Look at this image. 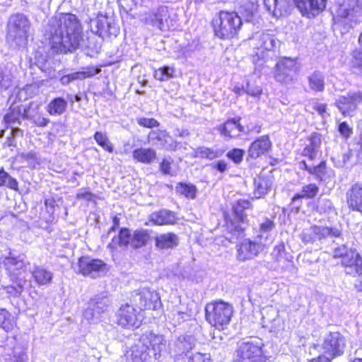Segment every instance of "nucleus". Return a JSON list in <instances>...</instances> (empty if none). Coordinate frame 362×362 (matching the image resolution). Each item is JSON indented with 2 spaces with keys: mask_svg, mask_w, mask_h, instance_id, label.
Segmentation results:
<instances>
[{
  "mask_svg": "<svg viewBox=\"0 0 362 362\" xmlns=\"http://www.w3.org/2000/svg\"><path fill=\"white\" fill-rule=\"evenodd\" d=\"M45 35L56 52H72L79 47L82 40V27L75 15L59 13L49 20Z\"/></svg>",
  "mask_w": 362,
  "mask_h": 362,
  "instance_id": "1",
  "label": "nucleus"
},
{
  "mask_svg": "<svg viewBox=\"0 0 362 362\" xmlns=\"http://www.w3.org/2000/svg\"><path fill=\"white\" fill-rule=\"evenodd\" d=\"M291 0H264L267 10L274 16L282 15ZM303 16L313 18L319 15L326 6L327 0H293Z\"/></svg>",
  "mask_w": 362,
  "mask_h": 362,
  "instance_id": "2",
  "label": "nucleus"
},
{
  "mask_svg": "<svg viewBox=\"0 0 362 362\" xmlns=\"http://www.w3.org/2000/svg\"><path fill=\"white\" fill-rule=\"evenodd\" d=\"M291 0H264L267 10L274 16L282 15ZM303 16L313 18L319 15L326 6L327 0H293Z\"/></svg>",
  "mask_w": 362,
  "mask_h": 362,
  "instance_id": "3",
  "label": "nucleus"
},
{
  "mask_svg": "<svg viewBox=\"0 0 362 362\" xmlns=\"http://www.w3.org/2000/svg\"><path fill=\"white\" fill-rule=\"evenodd\" d=\"M251 206V203L246 199H240L233 206L232 217L227 221L226 238L230 243L245 235V230L248 226V219L245 212Z\"/></svg>",
  "mask_w": 362,
  "mask_h": 362,
  "instance_id": "4",
  "label": "nucleus"
},
{
  "mask_svg": "<svg viewBox=\"0 0 362 362\" xmlns=\"http://www.w3.org/2000/svg\"><path fill=\"white\" fill-rule=\"evenodd\" d=\"M214 23L215 35L221 39L233 38L243 25L242 18L235 11H220Z\"/></svg>",
  "mask_w": 362,
  "mask_h": 362,
  "instance_id": "5",
  "label": "nucleus"
},
{
  "mask_svg": "<svg viewBox=\"0 0 362 362\" xmlns=\"http://www.w3.org/2000/svg\"><path fill=\"white\" fill-rule=\"evenodd\" d=\"M206 319L218 330L224 329L230 322L233 313L232 305L223 300L208 303L205 307Z\"/></svg>",
  "mask_w": 362,
  "mask_h": 362,
  "instance_id": "6",
  "label": "nucleus"
},
{
  "mask_svg": "<svg viewBox=\"0 0 362 362\" xmlns=\"http://www.w3.org/2000/svg\"><path fill=\"white\" fill-rule=\"evenodd\" d=\"M30 26V21L25 15L16 13L11 16L7 24V41L18 47H25L28 42Z\"/></svg>",
  "mask_w": 362,
  "mask_h": 362,
  "instance_id": "7",
  "label": "nucleus"
},
{
  "mask_svg": "<svg viewBox=\"0 0 362 362\" xmlns=\"http://www.w3.org/2000/svg\"><path fill=\"white\" fill-rule=\"evenodd\" d=\"M264 344L259 339L251 338L238 344L237 360L238 362H267L264 354Z\"/></svg>",
  "mask_w": 362,
  "mask_h": 362,
  "instance_id": "8",
  "label": "nucleus"
},
{
  "mask_svg": "<svg viewBox=\"0 0 362 362\" xmlns=\"http://www.w3.org/2000/svg\"><path fill=\"white\" fill-rule=\"evenodd\" d=\"M341 231L336 227L313 226L304 229L300 235V239L305 244L316 241L323 243L328 239L339 238Z\"/></svg>",
  "mask_w": 362,
  "mask_h": 362,
  "instance_id": "9",
  "label": "nucleus"
},
{
  "mask_svg": "<svg viewBox=\"0 0 362 362\" xmlns=\"http://www.w3.org/2000/svg\"><path fill=\"white\" fill-rule=\"evenodd\" d=\"M361 16V8L355 1L344 2L337 11V22L345 30L353 28Z\"/></svg>",
  "mask_w": 362,
  "mask_h": 362,
  "instance_id": "10",
  "label": "nucleus"
},
{
  "mask_svg": "<svg viewBox=\"0 0 362 362\" xmlns=\"http://www.w3.org/2000/svg\"><path fill=\"white\" fill-rule=\"evenodd\" d=\"M346 347L344 337L339 332H330L324 337L322 345L324 356L332 360L344 354Z\"/></svg>",
  "mask_w": 362,
  "mask_h": 362,
  "instance_id": "11",
  "label": "nucleus"
},
{
  "mask_svg": "<svg viewBox=\"0 0 362 362\" xmlns=\"http://www.w3.org/2000/svg\"><path fill=\"white\" fill-rule=\"evenodd\" d=\"M107 264L98 259L82 257L77 263L76 272L92 279L103 276L107 274Z\"/></svg>",
  "mask_w": 362,
  "mask_h": 362,
  "instance_id": "12",
  "label": "nucleus"
},
{
  "mask_svg": "<svg viewBox=\"0 0 362 362\" xmlns=\"http://www.w3.org/2000/svg\"><path fill=\"white\" fill-rule=\"evenodd\" d=\"M298 70L296 59L283 57L276 64L274 78L277 82L288 84L293 81Z\"/></svg>",
  "mask_w": 362,
  "mask_h": 362,
  "instance_id": "13",
  "label": "nucleus"
},
{
  "mask_svg": "<svg viewBox=\"0 0 362 362\" xmlns=\"http://www.w3.org/2000/svg\"><path fill=\"white\" fill-rule=\"evenodd\" d=\"M90 28L92 33L102 38L111 36L117 37L119 33V28L114 23L113 19L103 15L90 20Z\"/></svg>",
  "mask_w": 362,
  "mask_h": 362,
  "instance_id": "14",
  "label": "nucleus"
},
{
  "mask_svg": "<svg viewBox=\"0 0 362 362\" xmlns=\"http://www.w3.org/2000/svg\"><path fill=\"white\" fill-rule=\"evenodd\" d=\"M111 305L109 297L105 293L97 294L90 299L84 311V317L88 320L98 319Z\"/></svg>",
  "mask_w": 362,
  "mask_h": 362,
  "instance_id": "15",
  "label": "nucleus"
},
{
  "mask_svg": "<svg viewBox=\"0 0 362 362\" xmlns=\"http://www.w3.org/2000/svg\"><path fill=\"white\" fill-rule=\"evenodd\" d=\"M362 103V92L350 91L345 95L339 96L335 105L344 116H353L358 105Z\"/></svg>",
  "mask_w": 362,
  "mask_h": 362,
  "instance_id": "16",
  "label": "nucleus"
},
{
  "mask_svg": "<svg viewBox=\"0 0 362 362\" xmlns=\"http://www.w3.org/2000/svg\"><path fill=\"white\" fill-rule=\"evenodd\" d=\"M117 316L118 324L123 327H139L143 320L141 311H137L132 305L127 303L121 305Z\"/></svg>",
  "mask_w": 362,
  "mask_h": 362,
  "instance_id": "17",
  "label": "nucleus"
},
{
  "mask_svg": "<svg viewBox=\"0 0 362 362\" xmlns=\"http://www.w3.org/2000/svg\"><path fill=\"white\" fill-rule=\"evenodd\" d=\"M142 341L150 348V354L155 357L157 362L161 355L166 351L167 341L164 336L154 334L152 332H146L141 336Z\"/></svg>",
  "mask_w": 362,
  "mask_h": 362,
  "instance_id": "18",
  "label": "nucleus"
},
{
  "mask_svg": "<svg viewBox=\"0 0 362 362\" xmlns=\"http://www.w3.org/2000/svg\"><path fill=\"white\" fill-rule=\"evenodd\" d=\"M264 246L263 243L256 240V238L253 241L245 239L237 245L236 257L241 262L252 259L263 250Z\"/></svg>",
  "mask_w": 362,
  "mask_h": 362,
  "instance_id": "19",
  "label": "nucleus"
},
{
  "mask_svg": "<svg viewBox=\"0 0 362 362\" xmlns=\"http://www.w3.org/2000/svg\"><path fill=\"white\" fill-rule=\"evenodd\" d=\"M127 362H156L150 354V347L140 337L127 353Z\"/></svg>",
  "mask_w": 362,
  "mask_h": 362,
  "instance_id": "20",
  "label": "nucleus"
},
{
  "mask_svg": "<svg viewBox=\"0 0 362 362\" xmlns=\"http://www.w3.org/2000/svg\"><path fill=\"white\" fill-rule=\"evenodd\" d=\"M147 21L160 30H166L174 26L173 20L170 18L168 8L166 6H159L153 11Z\"/></svg>",
  "mask_w": 362,
  "mask_h": 362,
  "instance_id": "21",
  "label": "nucleus"
},
{
  "mask_svg": "<svg viewBox=\"0 0 362 362\" xmlns=\"http://www.w3.org/2000/svg\"><path fill=\"white\" fill-rule=\"evenodd\" d=\"M158 300V293L148 288H142L134 296V301L139 311L146 309H156Z\"/></svg>",
  "mask_w": 362,
  "mask_h": 362,
  "instance_id": "22",
  "label": "nucleus"
},
{
  "mask_svg": "<svg viewBox=\"0 0 362 362\" xmlns=\"http://www.w3.org/2000/svg\"><path fill=\"white\" fill-rule=\"evenodd\" d=\"M341 266L346 275L360 276L362 274V257L354 250L344 257Z\"/></svg>",
  "mask_w": 362,
  "mask_h": 362,
  "instance_id": "23",
  "label": "nucleus"
},
{
  "mask_svg": "<svg viewBox=\"0 0 362 362\" xmlns=\"http://www.w3.org/2000/svg\"><path fill=\"white\" fill-rule=\"evenodd\" d=\"M148 139L153 145L170 151H175L178 145L165 131H151Z\"/></svg>",
  "mask_w": 362,
  "mask_h": 362,
  "instance_id": "24",
  "label": "nucleus"
},
{
  "mask_svg": "<svg viewBox=\"0 0 362 362\" xmlns=\"http://www.w3.org/2000/svg\"><path fill=\"white\" fill-rule=\"evenodd\" d=\"M195 344L196 340L192 336L179 337L175 342V361L179 362L184 356L187 358Z\"/></svg>",
  "mask_w": 362,
  "mask_h": 362,
  "instance_id": "25",
  "label": "nucleus"
},
{
  "mask_svg": "<svg viewBox=\"0 0 362 362\" xmlns=\"http://www.w3.org/2000/svg\"><path fill=\"white\" fill-rule=\"evenodd\" d=\"M346 198L349 208L362 214V183L352 185L346 192Z\"/></svg>",
  "mask_w": 362,
  "mask_h": 362,
  "instance_id": "26",
  "label": "nucleus"
},
{
  "mask_svg": "<svg viewBox=\"0 0 362 362\" xmlns=\"http://www.w3.org/2000/svg\"><path fill=\"white\" fill-rule=\"evenodd\" d=\"M240 119H231L217 127L220 134L226 139L236 138L240 133L245 132V128L240 125Z\"/></svg>",
  "mask_w": 362,
  "mask_h": 362,
  "instance_id": "27",
  "label": "nucleus"
},
{
  "mask_svg": "<svg viewBox=\"0 0 362 362\" xmlns=\"http://www.w3.org/2000/svg\"><path fill=\"white\" fill-rule=\"evenodd\" d=\"M272 143L268 135H264L255 140L248 149V156L256 159L267 153L272 148Z\"/></svg>",
  "mask_w": 362,
  "mask_h": 362,
  "instance_id": "28",
  "label": "nucleus"
},
{
  "mask_svg": "<svg viewBox=\"0 0 362 362\" xmlns=\"http://www.w3.org/2000/svg\"><path fill=\"white\" fill-rule=\"evenodd\" d=\"M320 192V187L316 183H308L303 185L300 192L296 194L292 199L291 204L298 209L302 205V199H315Z\"/></svg>",
  "mask_w": 362,
  "mask_h": 362,
  "instance_id": "29",
  "label": "nucleus"
},
{
  "mask_svg": "<svg viewBox=\"0 0 362 362\" xmlns=\"http://www.w3.org/2000/svg\"><path fill=\"white\" fill-rule=\"evenodd\" d=\"M273 184L271 175L261 174L254 179V196L257 198L263 197L267 194Z\"/></svg>",
  "mask_w": 362,
  "mask_h": 362,
  "instance_id": "30",
  "label": "nucleus"
},
{
  "mask_svg": "<svg viewBox=\"0 0 362 362\" xmlns=\"http://www.w3.org/2000/svg\"><path fill=\"white\" fill-rule=\"evenodd\" d=\"M179 238L174 233H166L156 235L155 246L159 250H172L179 244Z\"/></svg>",
  "mask_w": 362,
  "mask_h": 362,
  "instance_id": "31",
  "label": "nucleus"
},
{
  "mask_svg": "<svg viewBox=\"0 0 362 362\" xmlns=\"http://www.w3.org/2000/svg\"><path fill=\"white\" fill-rule=\"evenodd\" d=\"M4 263L5 269L8 272L11 280L20 278L18 275L21 274V270L25 267V262L21 257H6Z\"/></svg>",
  "mask_w": 362,
  "mask_h": 362,
  "instance_id": "32",
  "label": "nucleus"
},
{
  "mask_svg": "<svg viewBox=\"0 0 362 362\" xmlns=\"http://www.w3.org/2000/svg\"><path fill=\"white\" fill-rule=\"evenodd\" d=\"M32 276L38 286H47L52 283L54 274L42 266L35 265L31 271Z\"/></svg>",
  "mask_w": 362,
  "mask_h": 362,
  "instance_id": "33",
  "label": "nucleus"
},
{
  "mask_svg": "<svg viewBox=\"0 0 362 362\" xmlns=\"http://www.w3.org/2000/svg\"><path fill=\"white\" fill-rule=\"evenodd\" d=\"M309 144L303 148L302 155L308 157L310 160L316 158L321 146V136L313 133L308 139Z\"/></svg>",
  "mask_w": 362,
  "mask_h": 362,
  "instance_id": "34",
  "label": "nucleus"
},
{
  "mask_svg": "<svg viewBox=\"0 0 362 362\" xmlns=\"http://www.w3.org/2000/svg\"><path fill=\"white\" fill-rule=\"evenodd\" d=\"M150 221L156 225H170L175 223L176 217L175 214L169 210L162 209L153 212L150 216Z\"/></svg>",
  "mask_w": 362,
  "mask_h": 362,
  "instance_id": "35",
  "label": "nucleus"
},
{
  "mask_svg": "<svg viewBox=\"0 0 362 362\" xmlns=\"http://www.w3.org/2000/svg\"><path fill=\"white\" fill-rule=\"evenodd\" d=\"M68 101L62 97L54 98L46 107L47 112L51 116H60L66 112Z\"/></svg>",
  "mask_w": 362,
  "mask_h": 362,
  "instance_id": "36",
  "label": "nucleus"
},
{
  "mask_svg": "<svg viewBox=\"0 0 362 362\" xmlns=\"http://www.w3.org/2000/svg\"><path fill=\"white\" fill-rule=\"evenodd\" d=\"M274 228L275 223L272 220L264 218L259 224L256 240L265 245Z\"/></svg>",
  "mask_w": 362,
  "mask_h": 362,
  "instance_id": "37",
  "label": "nucleus"
},
{
  "mask_svg": "<svg viewBox=\"0 0 362 362\" xmlns=\"http://www.w3.org/2000/svg\"><path fill=\"white\" fill-rule=\"evenodd\" d=\"M132 157L137 162L151 164L156 158V152L151 148H139L133 151Z\"/></svg>",
  "mask_w": 362,
  "mask_h": 362,
  "instance_id": "38",
  "label": "nucleus"
},
{
  "mask_svg": "<svg viewBox=\"0 0 362 362\" xmlns=\"http://www.w3.org/2000/svg\"><path fill=\"white\" fill-rule=\"evenodd\" d=\"M257 4L253 1H244L240 7L239 13L242 18L246 22H252L253 18L257 11Z\"/></svg>",
  "mask_w": 362,
  "mask_h": 362,
  "instance_id": "39",
  "label": "nucleus"
},
{
  "mask_svg": "<svg viewBox=\"0 0 362 362\" xmlns=\"http://www.w3.org/2000/svg\"><path fill=\"white\" fill-rule=\"evenodd\" d=\"M132 235L129 229L122 228L120 229L117 236H114L111 243L107 245L109 248L115 249L117 246L124 247L131 245Z\"/></svg>",
  "mask_w": 362,
  "mask_h": 362,
  "instance_id": "40",
  "label": "nucleus"
},
{
  "mask_svg": "<svg viewBox=\"0 0 362 362\" xmlns=\"http://www.w3.org/2000/svg\"><path fill=\"white\" fill-rule=\"evenodd\" d=\"M309 88L314 92H322L325 90V76L320 71H315L308 77Z\"/></svg>",
  "mask_w": 362,
  "mask_h": 362,
  "instance_id": "41",
  "label": "nucleus"
},
{
  "mask_svg": "<svg viewBox=\"0 0 362 362\" xmlns=\"http://www.w3.org/2000/svg\"><path fill=\"white\" fill-rule=\"evenodd\" d=\"M305 110L310 113L317 112V114L323 119H326L329 114L327 112V105L324 103H320L316 100H310L305 105Z\"/></svg>",
  "mask_w": 362,
  "mask_h": 362,
  "instance_id": "42",
  "label": "nucleus"
},
{
  "mask_svg": "<svg viewBox=\"0 0 362 362\" xmlns=\"http://www.w3.org/2000/svg\"><path fill=\"white\" fill-rule=\"evenodd\" d=\"M150 238V235L147 230L140 229L134 232L131 246L134 248H139L146 245Z\"/></svg>",
  "mask_w": 362,
  "mask_h": 362,
  "instance_id": "43",
  "label": "nucleus"
},
{
  "mask_svg": "<svg viewBox=\"0 0 362 362\" xmlns=\"http://www.w3.org/2000/svg\"><path fill=\"white\" fill-rule=\"evenodd\" d=\"M11 281H13V284L4 286V289L11 296H18L24 290L26 281L23 278H16Z\"/></svg>",
  "mask_w": 362,
  "mask_h": 362,
  "instance_id": "44",
  "label": "nucleus"
},
{
  "mask_svg": "<svg viewBox=\"0 0 362 362\" xmlns=\"http://www.w3.org/2000/svg\"><path fill=\"white\" fill-rule=\"evenodd\" d=\"M101 69L100 68H95L93 66L87 67L84 71H77L69 74L71 82L77 80H83L87 78L94 76L99 74Z\"/></svg>",
  "mask_w": 362,
  "mask_h": 362,
  "instance_id": "45",
  "label": "nucleus"
},
{
  "mask_svg": "<svg viewBox=\"0 0 362 362\" xmlns=\"http://www.w3.org/2000/svg\"><path fill=\"white\" fill-rule=\"evenodd\" d=\"M308 173L314 176L319 182L325 181L327 174L326 162L322 160L318 165L311 166L310 168H308Z\"/></svg>",
  "mask_w": 362,
  "mask_h": 362,
  "instance_id": "46",
  "label": "nucleus"
},
{
  "mask_svg": "<svg viewBox=\"0 0 362 362\" xmlns=\"http://www.w3.org/2000/svg\"><path fill=\"white\" fill-rule=\"evenodd\" d=\"M196 156L201 158H207L209 160H213L214 158H218L221 156L222 152L218 150H214L210 148L200 146L195 149L194 151Z\"/></svg>",
  "mask_w": 362,
  "mask_h": 362,
  "instance_id": "47",
  "label": "nucleus"
},
{
  "mask_svg": "<svg viewBox=\"0 0 362 362\" xmlns=\"http://www.w3.org/2000/svg\"><path fill=\"white\" fill-rule=\"evenodd\" d=\"M350 66L352 71L358 75H362V49H356L352 52Z\"/></svg>",
  "mask_w": 362,
  "mask_h": 362,
  "instance_id": "48",
  "label": "nucleus"
},
{
  "mask_svg": "<svg viewBox=\"0 0 362 362\" xmlns=\"http://www.w3.org/2000/svg\"><path fill=\"white\" fill-rule=\"evenodd\" d=\"M177 193L184 195L189 199H194L197 194V187L190 183L180 182L175 187Z\"/></svg>",
  "mask_w": 362,
  "mask_h": 362,
  "instance_id": "49",
  "label": "nucleus"
},
{
  "mask_svg": "<svg viewBox=\"0 0 362 362\" xmlns=\"http://www.w3.org/2000/svg\"><path fill=\"white\" fill-rule=\"evenodd\" d=\"M93 137L97 144L102 147L105 151L109 153L113 152V146L105 133L102 132H96Z\"/></svg>",
  "mask_w": 362,
  "mask_h": 362,
  "instance_id": "50",
  "label": "nucleus"
},
{
  "mask_svg": "<svg viewBox=\"0 0 362 362\" xmlns=\"http://www.w3.org/2000/svg\"><path fill=\"white\" fill-rule=\"evenodd\" d=\"M258 37L261 48L267 51H271L276 47L277 42L274 36L267 33H262L258 36Z\"/></svg>",
  "mask_w": 362,
  "mask_h": 362,
  "instance_id": "51",
  "label": "nucleus"
},
{
  "mask_svg": "<svg viewBox=\"0 0 362 362\" xmlns=\"http://www.w3.org/2000/svg\"><path fill=\"white\" fill-rule=\"evenodd\" d=\"M23 116L24 118V112L22 113V110L20 107L13 105L9 108V112L6 114L4 119L6 123H16L19 122L20 118Z\"/></svg>",
  "mask_w": 362,
  "mask_h": 362,
  "instance_id": "52",
  "label": "nucleus"
},
{
  "mask_svg": "<svg viewBox=\"0 0 362 362\" xmlns=\"http://www.w3.org/2000/svg\"><path fill=\"white\" fill-rule=\"evenodd\" d=\"M173 68L170 66H163L155 71L154 77L156 79L160 81H168L173 76Z\"/></svg>",
  "mask_w": 362,
  "mask_h": 362,
  "instance_id": "53",
  "label": "nucleus"
},
{
  "mask_svg": "<svg viewBox=\"0 0 362 362\" xmlns=\"http://www.w3.org/2000/svg\"><path fill=\"white\" fill-rule=\"evenodd\" d=\"M186 362H212V360L209 354L196 352L191 354L187 357Z\"/></svg>",
  "mask_w": 362,
  "mask_h": 362,
  "instance_id": "54",
  "label": "nucleus"
},
{
  "mask_svg": "<svg viewBox=\"0 0 362 362\" xmlns=\"http://www.w3.org/2000/svg\"><path fill=\"white\" fill-rule=\"evenodd\" d=\"M272 255L276 261H279L281 258H285L287 260H290L289 257L286 256L285 252V245L282 242L275 245L272 252Z\"/></svg>",
  "mask_w": 362,
  "mask_h": 362,
  "instance_id": "55",
  "label": "nucleus"
},
{
  "mask_svg": "<svg viewBox=\"0 0 362 362\" xmlns=\"http://www.w3.org/2000/svg\"><path fill=\"white\" fill-rule=\"evenodd\" d=\"M1 185H6L13 189L18 188L17 181L12 178L3 168H1Z\"/></svg>",
  "mask_w": 362,
  "mask_h": 362,
  "instance_id": "56",
  "label": "nucleus"
},
{
  "mask_svg": "<svg viewBox=\"0 0 362 362\" xmlns=\"http://www.w3.org/2000/svg\"><path fill=\"white\" fill-rule=\"evenodd\" d=\"M24 118L25 119H33L34 124L40 127H45L47 126V124L49 122V119L47 118H45L44 117L37 116L35 117H31V116L29 115L28 111L26 110V109L24 108Z\"/></svg>",
  "mask_w": 362,
  "mask_h": 362,
  "instance_id": "57",
  "label": "nucleus"
},
{
  "mask_svg": "<svg viewBox=\"0 0 362 362\" xmlns=\"http://www.w3.org/2000/svg\"><path fill=\"white\" fill-rule=\"evenodd\" d=\"M245 151L240 148H234L228 151L226 154L227 157L233 160L235 163L238 164L242 162Z\"/></svg>",
  "mask_w": 362,
  "mask_h": 362,
  "instance_id": "58",
  "label": "nucleus"
},
{
  "mask_svg": "<svg viewBox=\"0 0 362 362\" xmlns=\"http://www.w3.org/2000/svg\"><path fill=\"white\" fill-rule=\"evenodd\" d=\"M354 250H348L347 247L342 245L341 246L336 248L333 252V257L334 258H341V263L343 262L344 259L346 257L347 255H349L351 252H353Z\"/></svg>",
  "mask_w": 362,
  "mask_h": 362,
  "instance_id": "59",
  "label": "nucleus"
},
{
  "mask_svg": "<svg viewBox=\"0 0 362 362\" xmlns=\"http://www.w3.org/2000/svg\"><path fill=\"white\" fill-rule=\"evenodd\" d=\"M137 123L142 127L147 128L158 127L159 122L153 118L141 117L137 119Z\"/></svg>",
  "mask_w": 362,
  "mask_h": 362,
  "instance_id": "60",
  "label": "nucleus"
},
{
  "mask_svg": "<svg viewBox=\"0 0 362 362\" xmlns=\"http://www.w3.org/2000/svg\"><path fill=\"white\" fill-rule=\"evenodd\" d=\"M171 159L164 158L160 163V170L161 173L164 175H173V173H171V163H172Z\"/></svg>",
  "mask_w": 362,
  "mask_h": 362,
  "instance_id": "61",
  "label": "nucleus"
},
{
  "mask_svg": "<svg viewBox=\"0 0 362 362\" xmlns=\"http://www.w3.org/2000/svg\"><path fill=\"white\" fill-rule=\"evenodd\" d=\"M245 93L253 97H259L262 94V89L259 86H251L249 83H247Z\"/></svg>",
  "mask_w": 362,
  "mask_h": 362,
  "instance_id": "62",
  "label": "nucleus"
},
{
  "mask_svg": "<svg viewBox=\"0 0 362 362\" xmlns=\"http://www.w3.org/2000/svg\"><path fill=\"white\" fill-rule=\"evenodd\" d=\"M339 132L343 136H344L346 138H348L349 136H350V135L352 132L351 129L349 127L347 123L345 122L339 124Z\"/></svg>",
  "mask_w": 362,
  "mask_h": 362,
  "instance_id": "63",
  "label": "nucleus"
},
{
  "mask_svg": "<svg viewBox=\"0 0 362 362\" xmlns=\"http://www.w3.org/2000/svg\"><path fill=\"white\" fill-rule=\"evenodd\" d=\"M76 198L78 199L91 201L93 200V194L90 191L81 190L76 194Z\"/></svg>",
  "mask_w": 362,
  "mask_h": 362,
  "instance_id": "64",
  "label": "nucleus"
}]
</instances>
